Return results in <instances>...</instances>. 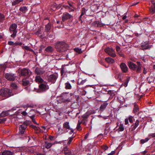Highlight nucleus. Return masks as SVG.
<instances>
[{
  "mask_svg": "<svg viewBox=\"0 0 155 155\" xmlns=\"http://www.w3.org/2000/svg\"><path fill=\"white\" fill-rule=\"evenodd\" d=\"M137 64L131 61L127 62V65L129 68L131 70L135 71L136 74H139L141 73L142 66L140 61H137Z\"/></svg>",
  "mask_w": 155,
  "mask_h": 155,
  "instance_id": "1",
  "label": "nucleus"
},
{
  "mask_svg": "<svg viewBox=\"0 0 155 155\" xmlns=\"http://www.w3.org/2000/svg\"><path fill=\"white\" fill-rule=\"evenodd\" d=\"M55 48L57 51L63 52L68 49V45L64 41H57L54 44Z\"/></svg>",
  "mask_w": 155,
  "mask_h": 155,
  "instance_id": "2",
  "label": "nucleus"
},
{
  "mask_svg": "<svg viewBox=\"0 0 155 155\" xmlns=\"http://www.w3.org/2000/svg\"><path fill=\"white\" fill-rule=\"evenodd\" d=\"M14 95L12 90L9 89L5 88L0 90V95L5 98L9 97Z\"/></svg>",
  "mask_w": 155,
  "mask_h": 155,
  "instance_id": "3",
  "label": "nucleus"
},
{
  "mask_svg": "<svg viewBox=\"0 0 155 155\" xmlns=\"http://www.w3.org/2000/svg\"><path fill=\"white\" fill-rule=\"evenodd\" d=\"M18 73L20 77L26 76L31 77L30 75L32 73L28 69L24 68L22 69H19L18 70Z\"/></svg>",
  "mask_w": 155,
  "mask_h": 155,
  "instance_id": "4",
  "label": "nucleus"
},
{
  "mask_svg": "<svg viewBox=\"0 0 155 155\" xmlns=\"http://www.w3.org/2000/svg\"><path fill=\"white\" fill-rule=\"evenodd\" d=\"M25 127L22 126L21 125H19L18 134L20 137L25 139L26 137L27 134V130Z\"/></svg>",
  "mask_w": 155,
  "mask_h": 155,
  "instance_id": "5",
  "label": "nucleus"
},
{
  "mask_svg": "<svg viewBox=\"0 0 155 155\" xmlns=\"http://www.w3.org/2000/svg\"><path fill=\"white\" fill-rule=\"evenodd\" d=\"M17 27V25L15 23L11 25L9 27V30L10 33L12 34L11 35V37L12 38H15L16 36L17 33L16 30Z\"/></svg>",
  "mask_w": 155,
  "mask_h": 155,
  "instance_id": "6",
  "label": "nucleus"
},
{
  "mask_svg": "<svg viewBox=\"0 0 155 155\" xmlns=\"http://www.w3.org/2000/svg\"><path fill=\"white\" fill-rule=\"evenodd\" d=\"M71 17H72V16L68 13L63 14L62 16V20L61 21V25H58L56 27L59 28H64V25L63 24V22H64L66 20L70 19Z\"/></svg>",
  "mask_w": 155,
  "mask_h": 155,
  "instance_id": "7",
  "label": "nucleus"
},
{
  "mask_svg": "<svg viewBox=\"0 0 155 155\" xmlns=\"http://www.w3.org/2000/svg\"><path fill=\"white\" fill-rule=\"evenodd\" d=\"M33 78L31 77H27L22 79V84L24 86H27L31 84L33 81Z\"/></svg>",
  "mask_w": 155,
  "mask_h": 155,
  "instance_id": "8",
  "label": "nucleus"
},
{
  "mask_svg": "<svg viewBox=\"0 0 155 155\" xmlns=\"http://www.w3.org/2000/svg\"><path fill=\"white\" fill-rule=\"evenodd\" d=\"M4 76L8 81H14L16 78V76L14 74L10 72L5 74Z\"/></svg>",
  "mask_w": 155,
  "mask_h": 155,
  "instance_id": "9",
  "label": "nucleus"
},
{
  "mask_svg": "<svg viewBox=\"0 0 155 155\" xmlns=\"http://www.w3.org/2000/svg\"><path fill=\"white\" fill-rule=\"evenodd\" d=\"M104 51L107 54L112 57L114 58L116 56L114 50L112 48L107 47Z\"/></svg>",
  "mask_w": 155,
  "mask_h": 155,
  "instance_id": "10",
  "label": "nucleus"
},
{
  "mask_svg": "<svg viewBox=\"0 0 155 155\" xmlns=\"http://www.w3.org/2000/svg\"><path fill=\"white\" fill-rule=\"evenodd\" d=\"M120 67L123 72L126 73L128 72L129 69L125 63H121L120 65Z\"/></svg>",
  "mask_w": 155,
  "mask_h": 155,
  "instance_id": "11",
  "label": "nucleus"
},
{
  "mask_svg": "<svg viewBox=\"0 0 155 155\" xmlns=\"http://www.w3.org/2000/svg\"><path fill=\"white\" fill-rule=\"evenodd\" d=\"M57 78V77L54 74H52L48 76L47 79L48 81L51 82L52 83H54Z\"/></svg>",
  "mask_w": 155,
  "mask_h": 155,
  "instance_id": "12",
  "label": "nucleus"
},
{
  "mask_svg": "<svg viewBox=\"0 0 155 155\" xmlns=\"http://www.w3.org/2000/svg\"><path fill=\"white\" fill-rule=\"evenodd\" d=\"M151 2L152 5L149 8V11L151 14H153L155 13V1L152 0L151 1Z\"/></svg>",
  "mask_w": 155,
  "mask_h": 155,
  "instance_id": "13",
  "label": "nucleus"
},
{
  "mask_svg": "<svg viewBox=\"0 0 155 155\" xmlns=\"http://www.w3.org/2000/svg\"><path fill=\"white\" fill-rule=\"evenodd\" d=\"M63 151H64L65 155H70L71 153V150L66 146L64 147Z\"/></svg>",
  "mask_w": 155,
  "mask_h": 155,
  "instance_id": "14",
  "label": "nucleus"
},
{
  "mask_svg": "<svg viewBox=\"0 0 155 155\" xmlns=\"http://www.w3.org/2000/svg\"><path fill=\"white\" fill-rule=\"evenodd\" d=\"M35 73L38 75H41L44 73L45 71L42 69L37 67L35 69Z\"/></svg>",
  "mask_w": 155,
  "mask_h": 155,
  "instance_id": "15",
  "label": "nucleus"
},
{
  "mask_svg": "<svg viewBox=\"0 0 155 155\" xmlns=\"http://www.w3.org/2000/svg\"><path fill=\"white\" fill-rule=\"evenodd\" d=\"M5 20V17L4 15L0 13V29L3 28L2 24L3 22Z\"/></svg>",
  "mask_w": 155,
  "mask_h": 155,
  "instance_id": "16",
  "label": "nucleus"
},
{
  "mask_svg": "<svg viewBox=\"0 0 155 155\" xmlns=\"http://www.w3.org/2000/svg\"><path fill=\"white\" fill-rule=\"evenodd\" d=\"M108 104V103L106 101L104 103L102 104L100 107V110L101 111H103L106 109L107 106Z\"/></svg>",
  "mask_w": 155,
  "mask_h": 155,
  "instance_id": "17",
  "label": "nucleus"
},
{
  "mask_svg": "<svg viewBox=\"0 0 155 155\" xmlns=\"http://www.w3.org/2000/svg\"><path fill=\"white\" fill-rule=\"evenodd\" d=\"M141 47L142 48V49L143 50L151 48V46L148 45V43L146 42L142 43Z\"/></svg>",
  "mask_w": 155,
  "mask_h": 155,
  "instance_id": "18",
  "label": "nucleus"
},
{
  "mask_svg": "<svg viewBox=\"0 0 155 155\" xmlns=\"http://www.w3.org/2000/svg\"><path fill=\"white\" fill-rule=\"evenodd\" d=\"M139 121L138 120H136L135 123H133L131 125V131L134 130L138 127L139 124Z\"/></svg>",
  "mask_w": 155,
  "mask_h": 155,
  "instance_id": "19",
  "label": "nucleus"
},
{
  "mask_svg": "<svg viewBox=\"0 0 155 155\" xmlns=\"http://www.w3.org/2000/svg\"><path fill=\"white\" fill-rule=\"evenodd\" d=\"M139 109L138 105L135 103L134 104L132 112L136 114L137 113H138L139 112Z\"/></svg>",
  "mask_w": 155,
  "mask_h": 155,
  "instance_id": "20",
  "label": "nucleus"
},
{
  "mask_svg": "<svg viewBox=\"0 0 155 155\" xmlns=\"http://www.w3.org/2000/svg\"><path fill=\"white\" fill-rule=\"evenodd\" d=\"M105 60L107 63L110 64H113L115 62L114 60L110 57L106 58H105Z\"/></svg>",
  "mask_w": 155,
  "mask_h": 155,
  "instance_id": "21",
  "label": "nucleus"
},
{
  "mask_svg": "<svg viewBox=\"0 0 155 155\" xmlns=\"http://www.w3.org/2000/svg\"><path fill=\"white\" fill-rule=\"evenodd\" d=\"M35 80L36 82L39 83H42L44 81V80L39 75L35 77Z\"/></svg>",
  "mask_w": 155,
  "mask_h": 155,
  "instance_id": "22",
  "label": "nucleus"
},
{
  "mask_svg": "<svg viewBox=\"0 0 155 155\" xmlns=\"http://www.w3.org/2000/svg\"><path fill=\"white\" fill-rule=\"evenodd\" d=\"M54 50V48L51 46H48L45 49V51L47 52L51 53L53 52Z\"/></svg>",
  "mask_w": 155,
  "mask_h": 155,
  "instance_id": "23",
  "label": "nucleus"
},
{
  "mask_svg": "<svg viewBox=\"0 0 155 155\" xmlns=\"http://www.w3.org/2000/svg\"><path fill=\"white\" fill-rule=\"evenodd\" d=\"M94 113L95 112L94 111L93 112L92 111L90 113H89V111L87 112L85 114L83 115L82 117L83 118L87 119V118L91 114H94Z\"/></svg>",
  "mask_w": 155,
  "mask_h": 155,
  "instance_id": "24",
  "label": "nucleus"
},
{
  "mask_svg": "<svg viewBox=\"0 0 155 155\" xmlns=\"http://www.w3.org/2000/svg\"><path fill=\"white\" fill-rule=\"evenodd\" d=\"M93 25L95 27H101L103 26L102 24L99 21H94L93 23Z\"/></svg>",
  "mask_w": 155,
  "mask_h": 155,
  "instance_id": "25",
  "label": "nucleus"
},
{
  "mask_svg": "<svg viewBox=\"0 0 155 155\" xmlns=\"http://www.w3.org/2000/svg\"><path fill=\"white\" fill-rule=\"evenodd\" d=\"M63 127L64 128H65L66 129L69 130L71 128L69 125V122H66L64 123L63 125Z\"/></svg>",
  "mask_w": 155,
  "mask_h": 155,
  "instance_id": "26",
  "label": "nucleus"
},
{
  "mask_svg": "<svg viewBox=\"0 0 155 155\" xmlns=\"http://www.w3.org/2000/svg\"><path fill=\"white\" fill-rule=\"evenodd\" d=\"M14 153L8 150H5L3 152L2 155H13Z\"/></svg>",
  "mask_w": 155,
  "mask_h": 155,
  "instance_id": "27",
  "label": "nucleus"
},
{
  "mask_svg": "<svg viewBox=\"0 0 155 155\" xmlns=\"http://www.w3.org/2000/svg\"><path fill=\"white\" fill-rule=\"evenodd\" d=\"M65 88L66 89H71L72 86L69 82L65 83L64 84Z\"/></svg>",
  "mask_w": 155,
  "mask_h": 155,
  "instance_id": "28",
  "label": "nucleus"
},
{
  "mask_svg": "<svg viewBox=\"0 0 155 155\" xmlns=\"http://www.w3.org/2000/svg\"><path fill=\"white\" fill-rule=\"evenodd\" d=\"M51 28V24L48 23L45 26V30L46 32H49L50 31Z\"/></svg>",
  "mask_w": 155,
  "mask_h": 155,
  "instance_id": "29",
  "label": "nucleus"
},
{
  "mask_svg": "<svg viewBox=\"0 0 155 155\" xmlns=\"http://www.w3.org/2000/svg\"><path fill=\"white\" fill-rule=\"evenodd\" d=\"M19 10L23 13H25L28 10V9L26 6H23L19 8Z\"/></svg>",
  "mask_w": 155,
  "mask_h": 155,
  "instance_id": "30",
  "label": "nucleus"
},
{
  "mask_svg": "<svg viewBox=\"0 0 155 155\" xmlns=\"http://www.w3.org/2000/svg\"><path fill=\"white\" fill-rule=\"evenodd\" d=\"M30 127L34 129L36 133H38L40 132V129L39 127H37L36 126L32 125H30Z\"/></svg>",
  "mask_w": 155,
  "mask_h": 155,
  "instance_id": "31",
  "label": "nucleus"
},
{
  "mask_svg": "<svg viewBox=\"0 0 155 155\" xmlns=\"http://www.w3.org/2000/svg\"><path fill=\"white\" fill-rule=\"evenodd\" d=\"M8 115V113L7 111H3L0 114V118L3 117Z\"/></svg>",
  "mask_w": 155,
  "mask_h": 155,
  "instance_id": "32",
  "label": "nucleus"
},
{
  "mask_svg": "<svg viewBox=\"0 0 155 155\" xmlns=\"http://www.w3.org/2000/svg\"><path fill=\"white\" fill-rule=\"evenodd\" d=\"M23 0H15L12 2V5L15 6L16 5L18 4L20 2H22Z\"/></svg>",
  "mask_w": 155,
  "mask_h": 155,
  "instance_id": "33",
  "label": "nucleus"
},
{
  "mask_svg": "<svg viewBox=\"0 0 155 155\" xmlns=\"http://www.w3.org/2000/svg\"><path fill=\"white\" fill-rule=\"evenodd\" d=\"M130 80V77L127 78L125 81V82L122 83V85L124 86L125 87L127 86L128 83Z\"/></svg>",
  "mask_w": 155,
  "mask_h": 155,
  "instance_id": "34",
  "label": "nucleus"
},
{
  "mask_svg": "<svg viewBox=\"0 0 155 155\" xmlns=\"http://www.w3.org/2000/svg\"><path fill=\"white\" fill-rule=\"evenodd\" d=\"M30 122L28 120H26L25 122H23V124L21 125L22 126L25 127V128H27V126L29 124Z\"/></svg>",
  "mask_w": 155,
  "mask_h": 155,
  "instance_id": "35",
  "label": "nucleus"
},
{
  "mask_svg": "<svg viewBox=\"0 0 155 155\" xmlns=\"http://www.w3.org/2000/svg\"><path fill=\"white\" fill-rule=\"evenodd\" d=\"M46 87V85L43 84H41L39 85V88L42 90H45Z\"/></svg>",
  "mask_w": 155,
  "mask_h": 155,
  "instance_id": "36",
  "label": "nucleus"
},
{
  "mask_svg": "<svg viewBox=\"0 0 155 155\" xmlns=\"http://www.w3.org/2000/svg\"><path fill=\"white\" fill-rule=\"evenodd\" d=\"M45 146L46 148L48 149L50 148L52 145V144L51 143H48L47 142H45Z\"/></svg>",
  "mask_w": 155,
  "mask_h": 155,
  "instance_id": "37",
  "label": "nucleus"
},
{
  "mask_svg": "<svg viewBox=\"0 0 155 155\" xmlns=\"http://www.w3.org/2000/svg\"><path fill=\"white\" fill-rule=\"evenodd\" d=\"M64 7L66 9L69 10V12H74V9H71V8L70 6L68 5H64Z\"/></svg>",
  "mask_w": 155,
  "mask_h": 155,
  "instance_id": "38",
  "label": "nucleus"
},
{
  "mask_svg": "<svg viewBox=\"0 0 155 155\" xmlns=\"http://www.w3.org/2000/svg\"><path fill=\"white\" fill-rule=\"evenodd\" d=\"M74 50L79 54H81L82 53L81 49H80L78 48H74Z\"/></svg>",
  "mask_w": 155,
  "mask_h": 155,
  "instance_id": "39",
  "label": "nucleus"
},
{
  "mask_svg": "<svg viewBox=\"0 0 155 155\" xmlns=\"http://www.w3.org/2000/svg\"><path fill=\"white\" fill-rule=\"evenodd\" d=\"M149 140V139L148 138H146L144 139H141L140 141V143L141 144H143L147 142Z\"/></svg>",
  "mask_w": 155,
  "mask_h": 155,
  "instance_id": "40",
  "label": "nucleus"
},
{
  "mask_svg": "<svg viewBox=\"0 0 155 155\" xmlns=\"http://www.w3.org/2000/svg\"><path fill=\"white\" fill-rule=\"evenodd\" d=\"M138 116L140 118H143L144 117V115L142 112H139L138 114Z\"/></svg>",
  "mask_w": 155,
  "mask_h": 155,
  "instance_id": "41",
  "label": "nucleus"
},
{
  "mask_svg": "<svg viewBox=\"0 0 155 155\" xmlns=\"http://www.w3.org/2000/svg\"><path fill=\"white\" fill-rule=\"evenodd\" d=\"M108 89V87H107L106 88L103 87L102 88V91H101L102 93H103L104 94H107V91H108L107 90Z\"/></svg>",
  "mask_w": 155,
  "mask_h": 155,
  "instance_id": "42",
  "label": "nucleus"
},
{
  "mask_svg": "<svg viewBox=\"0 0 155 155\" xmlns=\"http://www.w3.org/2000/svg\"><path fill=\"white\" fill-rule=\"evenodd\" d=\"M34 105L32 104H28L24 106V108L33 107Z\"/></svg>",
  "mask_w": 155,
  "mask_h": 155,
  "instance_id": "43",
  "label": "nucleus"
},
{
  "mask_svg": "<svg viewBox=\"0 0 155 155\" xmlns=\"http://www.w3.org/2000/svg\"><path fill=\"white\" fill-rule=\"evenodd\" d=\"M74 137H73V135H72V137L69 138V140L67 143L68 145H69L71 143V142L73 140V139Z\"/></svg>",
  "mask_w": 155,
  "mask_h": 155,
  "instance_id": "44",
  "label": "nucleus"
},
{
  "mask_svg": "<svg viewBox=\"0 0 155 155\" xmlns=\"http://www.w3.org/2000/svg\"><path fill=\"white\" fill-rule=\"evenodd\" d=\"M22 48L23 49H25V50H28V51H33V50L31 49H30L29 47L27 46H23V47H22Z\"/></svg>",
  "mask_w": 155,
  "mask_h": 155,
  "instance_id": "45",
  "label": "nucleus"
},
{
  "mask_svg": "<svg viewBox=\"0 0 155 155\" xmlns=\"http://www.w3.org/2000/svg\"><path fill=\"white\" fill-rule=\"evenodd\" d=\"M87 81V79L82 80L80 82L79 81L78 82V85H83Z\"/></svg>",
  "mask_w": 155,
  "mask_h": 155,
  "instance_id": "46",
  "label": "nucleus"
},
{
  "mask_svg": "<svg viewBox=\"0 0 155 155\" xmlns=\"http://www.w3.org/2000/svg\"><path fill=\"white\" fill-rule=\"evenodd\" d=\"M107 94H109L110 96H113L114 95V91L112 90L108 91Z\"/></svg>",
  "mask_w": 155,
  "mask_h": 155,
  "instance_id": "47",
  "label": "nucleus"
},
{
  "mask_svg": "<svg viewBox=\"0 0 155 155\" xmlns=\"http://www.w3.org/2000/svg\"><path fill=\"white\" fill-rule=\"evenodd\" d=\"M118 130L119 131H123L124 130V128L123 127V125H120V126H119Z\"/></svg>",
  "mask_w": 155,
  "mask_h": 155,
  "instance_id": "48",
  "label": "nucleus"
},
{
  "mask_svg": "<svg viewBox=\"0 0 155 155\" xmlns=\"http://www.w3.org/2000/svg\"><path fill=\"white\" fill-rule=\"evenodd\" d=\"M11 86L14 89H16L17 87V85L14 83L11 84Z\"/></svg>",
  "mask_w": 155,
  "mask_h": 155,
  "instance_id": "49",
  "label": "nucleus"
},
{
  "mask_svg": "<svg viewBox=\"0 0 155 155\" xmlns=\"http://www.w3.org/2000/svg\"><path fill=\"white\" fill-rule=\"evenodd\" d=\"M41 33V28H39L38 30L37 31L36 33V34L38 36Z\"/></svg>",
  "mask_w": 155,
  "mask_h": 155,
  "instance_id": "50",
  "label": "nucleus"
},
{
  "mask_svg": "<svg viewBox=\"0 0 155 155\" xmlns=\"http://www.w3.org/2000/svg\"><path fill=\"white\" fill-rule=\"evenodd\" d=\"M133 117L131 116H129L128 117V120L130 123H133Z\"/></svg>",
  "mask_w": 155,
  "mask_h": 155,
  "instance_id": "51",
  "label": "nucleus"
},
{
  "mask_svg": "<svg viewBox=\"0 0 155 155\" xmlns=\"http://www.w3.org/2000/svg\"><path fill=\"white\" fill-rule=\"evenodd\" d=\"M85 9L84 8H82L81 9V16H82L84 15L85 14Z\"/></svg>",
  "mask_w": 155,
  "mask_h": 155,
  "instance_id": "52",
  "label": "nucleus"
},
{
  "mask_svg": "<svg viewBox=\"0 0 155 155\" xmlns=\"http://www.w3.org/2000/svg\"><path fill=\"white\" fill-rule=\"evenodd\" d=\"M22 44V43L21 42H16L15 43H14V46H16L17 45H21Z\"/></svg>",
  "mask_w": 155,
  "mask_h": 155,
  "instance_id": "53",
  "label": "nucleus"
},
{
  "mask_svg": "<svg viewBox=\"0 0 155 155\" xmlns=\"http://www.w3.org/2000/svg\"><path fill=\"white\" fill-rule=\"evenodd\" d=\"M143 73L145 74H146L147 72V68H146L145 67L143 68Z\"/></svg>",
  "mask_w": 155,
  "mask_h": 155,
  "instance_id": "54",
  "label": "nucleus"
},
{
  "mask_svg": "<svg viewBox=\"0 0 155 155\" xmlns=\"http://www.w3.org/2000/svg\"><path fill=\"white\" fill-rule=\"evenodd\" d=\"M35 110L34 109H31V110L29 113L30 114H34L35 113Z\"/></svg>",
  "mask_w": 155,
  "mask_h": 155,
  "instance_id": "55",
  "label": "nucleus"
},
{
  "mask_svg": "<svg viewBox=\"0 0 155 155\" xmlns=\"http://www.w3.org/2000/svg\"><path fill=\"white\" fill-rule=\"evenodd\" d=\"M77 129L78 130L80 131L82 129L80 126V125H79V124H77Z\"/></svg>",
  "mask_w": 155,
  "mask_h": 155,
  "instance_id": "56",
  "label": "nucleus"
},
{
  "mask_svg": "<svg viewBox=\"0 0 155 155\" xmlns=\"http://www.w3.org/2000/svg\"><path fill=\"white\" fill-rule=\"evenodd\" d=\"M68 4L69 5L70 7H71L72 8H74V6L73 5V3L72 2H68Z\"/></svg>",
  "mask_w": 155,
  "mask_h": 155,
  "instance_id": "57",
  "label": "nucleus"
},
{
  "mask_svg": "<svg viewBox=\"0 0 155 155\" xmlns=\"http://www.w3.org/2000/svg\"><path fill=\"white\" fill-rule=\"evenodd\" d=\"M116 49L117 52H119L120 51V47L119 46H116Z\"/></svg>",
  "mask_w": 155,
  "mask_h": 155,
  "instance_id": "58",
  "label": "nucleus"
},
{
  "mask_svg": "<svg viewBox=\"0 0 155 155\" xmlns=\"http://www.w3.org/2000/svg\"><path fill=\"white\" fill-rule=\"evenodd\" d=\"M86 121H87V119L83 118L81 121V123L83 124H84Z\"/></svg>",
  "mask_w": 155,
  "mask_h": 155,
  "instance_id": "59",
  "label": "nucleus"
},
{
  "mask_svg": "<svg viewBox=\"0 0 155 155\" xmlns=\"http://www.w3.org/2000/svg\"><path fill=\"white\" fill-rule=\"evenodd\" d=\"M8 44L10 45H14V42L12 41H9L8 42Z\"/></svg>",
  "mask_w": 155,
  "mask_h": 155,
  "instance_id": "60",
  "label": "nucleus"
},
{
  "mask_svg": "<svg viewBox=\"0 0 155 155\" xmlns=\"http://www.w3.org/2000/svg\"><path fill=\"white\" fill-rule=\"evenodd\" d=\"M48 37L50 38H53V34H48Z\"/></svg>",
  "mask_w": 155,
  "mask_h": 155,
  "instance_id": "61",
  "label": "nucleus"
},
{
  "mask_svg": "<svg viewBox=\"0 0 155 155\" xmlns=\"http://www.w3.org/2000/svg\"><path fill=\"white\" fill-rule=\"evenodd\" d=\"M64 72V71L63 68H62L61 71V75H63Z\"/></svg>",
  "mask_w": 155,
  "mask_h": 155,
  "instance_id": "62",
  "label": "nucleus"
},
{
  "mask_svg": "<svg viewBox=\"0 0 155 155\" xmlns=\"http://www.w3.org/2000/svg\"><path fill=\"white\" fill-rule=\"evenodd\" d=\"M21 114L23 116H25L27 115V113L25 111H23L22 112Z\"/></svg>",
  "mask_w": 155,
  "mask_h": 155,
  "instance_id": "63",
  "label": "nucleus"
},
{
  "mask_svg": "<svg viewBox=\"0 0 155 155\" xmlns=\"http://www.w3.org/2000/svg\"><path fill=\"white\" fill-rule=\"evenodd\" d=\"M149 136L153 137H155V133H151L150 134Z\"/></svg>",
  "mask_w": 155,
  "mask_h": 155,
  "instance_id": "64",
  "label": "nucleus"
}]
</instances>
